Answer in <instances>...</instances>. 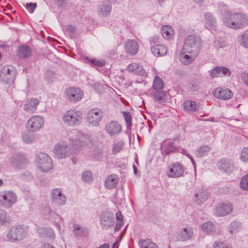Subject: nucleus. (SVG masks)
Here are the masks:
<instances>
[{"instance_id": "1", "label": "nucleus", "mask_w": 248, "mask_h": 248, "mask_svg": "<svg viewBox=\"0 0 248 248\" xmlns=\"http://www.w3.org/2000/svg\"><path fill=\"white\" fill-rule=\"evenodd\" d=\"M225 26L233 29H240L248 24V17L242 14H232L226 12L223 17Z\"/></svg>"}, {"instance_id": "2", "label": "nucleus", "mask_w": 248, "mask_h": 248, "mask_svg": "<svg viewBox=\"0 0 248 248\" xmlns=\"http://www.w3.org/2000/svg\"><path fill=\"white\" fill-rule=\"evenodd\" d=\"M201 38L195 35H190L185 39L183 47L184 53H193L198 54L201 46Z\"/></svg>"}, {"instance_id": "3", "label": "nucleus", "mask_w": 248, "mask_h": 248, "mask_svg": "<svg viewBox=\"0 0 248 248\" xmlns=\"http://www.w3.org/2000/svg\"><path fill=\"white\" fill-rule=\"evenodd\" d=\"M69 136V141L73 150H77L84 146L89 141V137L87 135L75 130L71 131Z\"/></svg>"}, {"instance_id": "4", "label": "nucleus", "mask_w": 248, "mask_h": 248, "mask_svg": "<svg viewBox=\"0 0 248 248\" xmlns=\"http://www.w3.org/2000/svg\"><path fill=\"white\" fill-rule=\"evenodd\" d=\"M62 120L68 126L79 125L82 120V113L78 110H68L63 115Z\"/></svg>"}, {"instance_id": "5", "label": "nucleus", "mask_w": 248, "mask_h": 248, "mask_svg": "<svg viewBox=\"0 0 248 248\" xmlns=\"http://www.w3.org/2000/svg\"><path fill=\"white\" fill-rule=\"evenodd\" d=\"M44 124V118L40 115L31 116L26 124V128L29 132H35L39 131Z\"/></svg>"}, {"instance_id": "6", "label": "nucleus", "mask_w": 248, "mask_h": 248, "mask_svg": "<svg viewBox=\"0 0 248 248\" xmlns=\"http://www.w3.org/2000/svg\"><path fill=\"white\" fill-rule=\"evenodd\" d=\"M16 77V69L13 66L5 65L0 73V80L7 84H12Z\"/></svg>"}, {"instance_id": "7", "label": "nucleus", "mask_w": 248, "mask_h": 248, "mask_svg": "<svg viewBox=\"0 0 248 248\" xmlns=\"http://www.w3.org/2000/svg\"><path fill=\"white\" fill-rule=\"evenodd\" d=\"M103 111L99 108H94L88 112L87 121L93 126H97L102 119Z\"/></svg>"}, {"instance_id": "8", "label": "nucleus", "mask_w": 248, "mask_h": 248, "mask_svg": "<svg viewBox=\"0 0 248 248\" xmlns=\"http://www.w3.org/2000/svg\"><path fill=\"white\" fill-rule=\"evenodd\" d=\"M26 232L24 229L21 226L14 225L12 226L7 234V238L11 241L21 240L25 236Z\"/></svg>"}, {"instance_id": "9", "label": "nucleus", "mask_w": 248, "mask_h": 248, "mask_svg": "<svg viewBox=\"0 0 248 248\" xmlns=\"http://www.w3.org/2000/svg\"><path fill=\"white\" fill-rule=\"evenodd\" d=\"M185 172L184 166L179 162L171 163L168 167L167 176L170 178H177L183 176Z\"/></svg>"}, {"instance_id": "10", "label": "nucleus", "mask_w": 248, "mask_h": 248, "mask_svg": "<svg viewBox=\"0 0 248 248\" xmlns=\"http://www.w3.org/2000/svg\"><path fill=\"white\" fill-rule=\"evenodd\" d=\"M16 201V194L10 191H5L0 195V205L5 208L11 207Z\"/></svg>"}, {"instance_id": "11", "label": "nucleus", "mask_w": 248, "mask_h": 248, "mask_svg": "<svg viewBox=\"0 0 248 248\" xmlns=\"http://www.w3.org/2000/svg\"><path fill=\"white\" fill-rule=\"evenodd\" d=\"M9 159L11 166L16 169H23L28 162L27 158L21 154H15Z\"/></svg>"}, {"instance_id": "12", "label": "nucleus", "mask_w": 248, "mask_h": 248, "mask_svg": "<svg viewBox=\"0 0 248 248\" xmlns=\"http://www.w3.org/2000/svg\"><path fill=\"white\" fill-rule=\"evenodd\" d=\"M74 152L64 143L57 144L54 149V153L59 158H65Z\"/></svg>"}, {"instance_id": "13", "label": "nucleus", "mask_w": 248, "mask_h": 248, "mask_svg": "<svg viewBox=\"0 0 248 248\" xmlns=\"http://www.w3.org/2000/svg\"><path fill=\"white\" fill-rule=\"evenodd\" d=\"M38 167L43 171H48L52 168V161L51 158L45 154H41L37 160Z\"/></svg>"}, {"instance_id": "14", "label": "nucleus", "mask_w": 248, "mask_h": 248, "mask_svg": "<svg viewBox=\"0 0 248 248\" xmlns=\"http://www.w3.org/2000/svg\"><path fill=\"white\" fill-rule=\"evenodd\" d=\"M174 140L173 139H166L161 143L160 149L163 155H167L170 153L176 152L177 147L174 145Z\"/></svg>"}, {"instance_id": "15", "label": "nucleus", "mask_w": 248, "mask_h": 248, "mask_svg": "<svg viewBox=\"0 0 248 248\" xmlns=\"http://www.w3.org/2000/svg\"><path fill=\"white\" fill-rule=\"evenodd\" d=\"M233 210V205L229 202H222L215 208V214L218 217H224L230 214Z\"/></svg>"}, {"instance_id": "16", "label": "nucleus", "mask_w": 248, "mask_h": 248, "mask_svg": "<svg viewBox=\"0 0 248 248\" xmlns=\"http://www.w3.org/2000/svg\"><path fill=\"white\" fill-rule=\"evenodd\" d=\"M100 225L102 229L107 230L114 224L113 214L109 212L102 213L100 217Z\"/></svg>"}, {"instance_id": "17", "label": "nucleus", "mask_w": 248, "mask_h": 248, "mask_svg": "<svg viewBox=\"0 0 248 248\" xmlns=\"http://www.w3.org/2000/svg\"><path fill=\"white\" fill-rule=\"evenodd\" d=\"M66 97L71 101L76 102L80 100L83 96V93L79 89L69 88L65 91Z\"/></svg>"}, {"instance_id": "18", "label": "nucleus", "mask_w": 248, "mask_h": 248, "mask_svg": "<svg viewBox=\"0 0 248 248\" xmlns=\"http://www.w3.org/2000/svg\"><path fill=\"white\" fill-rule=\"evenodd\" d=\"M51 197L52 202L58 205H63L66 202V196L58 188L54 189L52 191Z\"/></svg>"}, {"instance_id": "19", "label": "nucleus", "mask_w": 248, "mask_h": 248, "mask_svg": "<svg viewBox=\"0 0 248 248\" xmlns=\"http://www.w3.org/2000/svg\"><path fill=\"white\" fill-rule=\"evenodd\" d=\"M219 169L226 173H231L233 171L234 166L231 159L227 158L221 159L217 163Z\"/></svg>"}, {"instance_id": "20", "label": "nucleus", "mask_w": 248, "mask_h": 248, "mask_svg": "<svg viewBox=\"0 0 248 248\" xmlns=\"http://www.w3.org/2000/svg\"><path fill=\"white\" fill-rule=\"evenodd\" d=\"M32 54L31 49L27 45H20L16 50V56L20 59H29L31 56Z\"/></svg>"}, {"instance_id": "21", "label": "nucleus", "mask_w": 248, "mask_h": 248, "mask_svg": "<svg viewBox=\"0 0 248 248\" xmlns=\"http://www.w3.org/2000/svg\"><path fill=\"white\" fill-rule=\"evenodd\" d=\"M214 96L220 99H230L233 96L232 92L228 89H223L221 87L217 88L214 92Z\"/></svg>"}, {"instance_id": "22", "label": "nucleus", "mask_w": 248, "mask_h": 248, "mask_svg": "<svg viewBox=\"0 0 248 248\" xmlns=\"http://www.w3.org/2000/svg\"><path fill=\"white\" fill-rule=\"evenodd\" d=\"M124 47L127 54L134 55L139 50V45L135 40H128L124 43Z\"/></svg>"}, {"instance_id": "23", "label": "nucleus", "mask_w": 248, "mask_h": 248, "mask_svg": "<svg viewBox=\"0 0 248 248\" xmlns=\"http://www.w3.org/2000/svg\"><path fill=\"white\" fill-rule=\"evenodd\" d=\"M105 129L110 136H113L121 132L122 126L117 122L112 121L106 124Z\"/></svg>"}, {"instance_id": "24", "label": "nucleus", "mask_w": 248, "mask_h": 248, "mask_svg": "<svg viewBox=\"0 0 248 248\" xmlns=\"http://www.w3.org/2000/svg\"><path fill=\"white\" fill-rule=\"evenodd\" d=\"M111 11V5L108 1H105L98 6L97 12L98 15L102 17L109 16Z\"/></svg>"}, {"instance_id": "25", "label": "nucleus", "mask_w": 248, "mask_h": 248, "mask_svg": "<svg viewBox=\"0 0 248 248\" xmlns=\"http://www.w3.org/2000/svg\"><path fill=\"white\" fill-rule=\"evenodd\" d=\"M39 103V100L37 98L28 100L24 105V110L28 112L33 113L36 111Z\"/></svg>"}, {"instance_id": "26", "label": "nucleus", "mask_w": 248, "mask_h": 248, "mask_svg": "<svg viewBox=\"0 0 248 248\" xmlns=\"http://www.w3.org/2000/svg\"><path fill=\"white\" fill-rule=\"evenodd\" d=\"M127 70L128 71L137 75L142 76H147V73L143 67L136 63H132L129 64L127 66Z\"/></svg>"}, {"instance_id": "27", "label": "nucleus", "mask_w": 248, "mask_h": 248, "mask_svg": "<svg viewBox=\"0 0 248 248\" xmlns=\"http://www.w3.org/2000/svg\"><path fill=\"white\" fill-rule=\"evenodd\" d=\"M231 74L230 70L225 67H217L212 70L210 75L212 78L221 77L222 76H229Z\"/></svg>"}, {"instance_id": "28", "label": "nucleus", "mask_w": 248, "mask_h": 248, "mask_svg": "<svg viewBox=\"0 0 248 248\" xmlns=\"http://www.w3.org/2000/svg\"><path fill=\"white\" fill-rule=\"evenodd\" d=\"M205 27L211 31H215L217 28V22L215 18L210 13H206L204 15Z\"/></svg>"}, {"instance_id": "29", "label": "nucleus", "mask_w": 248, "mask_h": 248, "mask_svg": "<svg viewBox=\"0 0 248 248\" xmlns=\"http://www.w3.org/2000/svg\"><path fill=\"white\" fill-rule=\"evenodd\" d=\"M193 235V231L190 228H184L178 233L177 239L181 241H186L190 239Z\"/></svg>"}, {"instance_id": "30", "label": "nucleus", "mask_w": 248, "mask_h": 248, "mask_svg": "<svg viewBox=\"0 0 248 248\" xmlns=\"http://www.w3.org/2000/svg\"><path fill=\"white\" fill-rule=\"evenodd\" d=\"M197 54L193 53H184L182 49L180 56V60L182 63L188 64L194 61Z\"/></svg>"}, {"instance_id": "31", "label": "nucleus", "mask_w": 248, "mask_h": 248, "mask_svg": "<svg viewBox=\"0 0 248 248\" xmlns=\"http://www.w3.org/2000/svg\"><path fill=\"white\" fill-rule=\"evenodd\" d=\"M152 53L156 57L164 56L167 52L166 46L162 45H154L151 48Z\"/></svg>"}, {"instance_id": "32", "label": "nucleus", "mask_w": 248, "mask_h": 248, "mask_svg": "<svg viewBox=\"0 0 248 248\" xmlns=\"http://www.w3.org/2000/svg\"><path fill=\"white\" fill-rule=\"evenodd\" d=\"M208 197V194L205 190H200L195 194L194 202L196 204H202L206 201Z\"/></svg>"}, {"instance_id": "33", "label": "nucleus", "mask_w": 248, "mask_h": 248, "mask_svg": "<svg viewBox=\"0 0 248 248\" xmlns=\"http://www.w3.org/2000/svg\"><path fill=\"white\" fill-rule=\"evenodd\" d=\"M199 108V106L194 101L187 100L184 103V109L188 113H193L198 111Z\"/></svg>"}, {"instance_id": "34", "label": "nucleus", "mask_w": 248, "mask_h": 248, "mask_svg": "<svg viewBox=\"0 0 248 248\" xmlns=\"http://www.w3.org/2000/svg\"><path fill=\"white\" fill-rule=\"evenodd\" d=\"M153 97L155 102L158 104L164 103L167 99V95L165 92L159 90L155 92Z\"/></svg>"}, {"instance_id": "35", "label": "nucleus", "mask_w": 248, "mask_h": 248, "mask_svg": "<svg viewBox=\"0 0 248 248\" xmlns=\"http://www.w3.org/2000/svg\"><path fill=\"white\" fill-rule=\"evenodd\" d=\"M74 234L77 237H86L88 234V230L78 224H75L73 230Z\"/></svg>"}, {"instance_id": "36", "label": "nucleus", "mask_w": 248, "mask_h": 248, "mask_svg": "<svg viewBox=\"0 0 248 248\" xmlns=\"http://www.w3.org/2000/svg\"><path fill=\"white\" fill-rule=\"evenodd\" d=\"M119 181L118 177L115 174H112L108 176L105 182V186L108 189H112L115 188Z\"/></svg>"}, {"instance_id": "37", "label": "nucleus", "mask_w": 248, "mask_h": 248, "mask_svg": "<svg viewBox=\"0 0 248 248\" xmlns=\"http://www.w3.org/2000/svg\"><path fill=\"white\" fill-rule=\"evenodd\" d=\"M211 150V147L207 145H202L198 147L195 152L197 157H202L208 154Z\"/></svg>"}, {"instance_id": "38", "label": "nucleus", "mask_w": 248, "mask_h": 248, "mask_svg": "<svg viewBox=\"0 0 248 248\" xmlns=\"http://www.w3.org/2000/svg\"><path fill=\"white\" fill-rule=\"evenodd\" d=\"M161 32L164 38L170 40L173 37L174 31L170 26L166 25L162 27Z\"/></svg>"}, {"instance_id": "39", "label": "nucleus", "mask_w": 248, "mask_h": 248, "mask_svg": "<svg viewBox=\"0 0 248 248\" xmlns=\"http://www.w3.org/2000/svg\"><path fill=\"white\" fill-rule=\"evenodd\" d=\"M202 229L204 232L209 234H213L215 232L213 223L210 221L203 223L202 225Z\"/></svg>"}, {"instance_id": "40", "label": "nucleus", "mask_w": 248, "mask_h": 248, "mask_svg": "<svg viewBox=\"0 0 248 248\" xmlns=\"http://www.w3.org/2000/svg\"><path fill=\"white\" fill-rule=\"evenodd\" d=\"M140 246L141 248H158L155 243L148 239L140 241Z\"/></svg>"}, {"instance_id": "41", "label": "nucleus", "mask_w": 248, "mask_h": 248, "mask_svg": "<svg viewBox=\"0 0 248 248\" xmlns=\"http://www.w3.org/2000/svg\"><path fill=\"white\" fill-rule=\"evenodd\" d=\"M164 84L162 79L158 76H155L153 88L154 90L159 91L163 88Z\"/></svg>"}, {"instance_id": "42", "label": "nucleus", "mask_w": 248, "mask_h": 248, "mask_svg": "<svg viewBox=\"0 0 248 248\" xmlns=\"http://www.w3.org/2000/svg\"><path fill=\"white\" fill-rule=\"evenodd\" d=\"M11 219L7 213L3 212L0 213V225H8L10 223Z\"/></svg>"}, {"instance_id": "43", "label": "nucleus", "mask_w": 248, "mask_h": 248, "mask_svg": "<svg viewBox=\"0 0 248 248\" xmlns=\"http://www.w3.org/2000/svg\"><path fill=\"white\" fill-rule=\"evenodd\" d=\"M124 144V142L122 141L115 142L112 145V153L113 155H116L120 152L123 148Z\"/></svg>"}, {"instance_id": "44", "label": "nucleus", "mask_w": 248, "mask_h": 248, "mask_svg": "<svg viewBox=\"0 0 248 248\" xmlns=\"http://www.w3.org/2000/svg\"><path fill=\"white\" fill-rule=\"evenodd\" d=\"M86 59L90 63L99 67H102L105 64V62L104 61H100L96 59H91L89 57H86Z\"/></svg>"}, {"instance_id": "45", "label": "nucleus", "mask_w": 248, "mask_h": 248, "mask_svg": "<svg viewBox=\"0 0 248 248\" xmlns=\"http://www.w3.org/2000/svg\"><path fill=\"white\" fill-rule=\"evenodd\" d=\"M240 187L244 190H248V174L244 176L240 183Z\"/></svg>"}, {"instance_id": "46", "label": "nucleus", "mask_w": 248, "mask_h": 248, "mask_svg": "<svg viewBox=\"0 0 248 248\" xmlns=\"http://www.w3.org/2000/svg\"><path fill=\"white\" fill-rule=\"evenodd\" d=\"M123 114V117L126 123V126L128 128L131 127L132 124V118L130 113L128 112H122Z\"/></svg>"}, {"instance_id": "47", "label": "nucleus", "mask_w": 248, "mask_h": 248, "mask_svg": "<svg viewBox=\"0 0 248 248\" xmlns=\"http://www.w3.org/2000/svg\"><path fill=\"white\" fill-rule=\"evenodd\" d=\"M23 140L26 143H30L35 140V138L33 135L29 134H24L23 135Z\"/></svg>"}, {"instance_id": "48", "label": "nucleus", "mask_w": 248, "mask_h": 248, "mask_svg": "<svg viewBox=\"0 0 248 248\" xmlns=\"http://www.w3.org/2000/svg\"><path fill=\"white\" fill-rule=\"evenodd\" d=\"M82 179L86 182L91 181L92 180V175L91 172L89 171L84 172L82 175Z\"/></svg>"}, {"instance_id": "49", "label": "nucleus", "mask_w": 248, "mask_h": 248, "mask_svg": "<svg viewBox=\"0 0 248 248\" xmlns=\"http://www.w3.org/2000/svg\"><path fill=\"white\" fill-rule=\"evenodd\" d=\"M242 228L241 223L236 221L232 222L230 224V228L234 231H238Z\"/></svg>"}, {"instance_id": "50", "label": "nucleus", "mask_w": 248, "mask_h": 248, "mask_svg": "<svg viewBox=\"0 0 248 248\" xmlns=\"http://www.w3.org/2000/svg\"><path fill=\"white\" fill-rule=\"evenodd\" d=\"M241 159L244 162H248V147L243 149L241 152Z\"/></svg>"}, {"instance_id": "51", "label": "nucleus", "mask_w": 248, "mask_h": 248, "mask_svg": "<svg viewBox=\"0 0 248 248\" xmlns=\"http://www.w3.org/2000/svg\"><path fill=\"white\" fill-rule=\"evenodd\" d=\"M241 45L246 47L248 48V34H244L241 39Z\"/></svg>"}, {"instance_id": "52", "label": "nucleus", "mask_w": 248, "mask_h": 248, "mask_svg": "<svg viewBox=\"0 0 248 248\" xmlns=\"http://www.w3.org/2000/svg\"><path fill=\"white\" fill-rule=\"evenodd\" d=\"M36 6L37 4L36 3L30 2L26 4V8L29 12L32 13L34 11Z\"/></svg>"}, {"instance_id": "53", "label": "nucleus", "mask_w": 248, "mask_h": 248, "mask_svg": "<svg viewBox=\"0 0 248 248\" xmlns=\"http://www.w3.org/2000/svg\"><path fill=\"white\" fill-rule=\"evenodd\" d=\"M214 248H232L231 246H228L222 242H216L214 245Z\"/></svg>"}, {"instance_id": "54", "label": "nucleus", "mask_w": 248, "mask_h": 248, "mask_svg": "<svg viewBox=\"0 0 248 248\" xmlns=\"http://www.w3.org/2000/svg\"><path fill=\"white\" fill-rule=\"evenodd\" d=\"M214 46L217 48H222L225 46V44L223 41L216 40L214 42Z\"/></svg>"}, {"instance_id": "55", "label": "nucleus", "mask_w": 248, "mask_h": 248, "mask_svg": "<svg viewBox=\"0 0 248 248\" xmlns=\"http://www.w3.org/2000/svg\"><path fill=\"white\" fill-rule=\"evenodd\" d=\"M94 89L99 93H101L104 91L103 86L99 83H95L93 85Z\"/></svg>"}, {"instance_id": "56", "label": "nucleus", "mask_w": 248, "mask_h": 248, "mask_svg": "<svg viewBox=\"0 0 248 248\" xmlns=\"http://www.w3.org/2000/svg\"><path fill=\"white\" fill-rule=\"evenodd\" d=\"M242 79L245 84H248V74L243 73L242 75Z\"/></svg>"}, {"instance_id": "57", "label": "nucleus", "mask_w": 248, "mask_h": 248, "mask_svg": "<svg viewBox=\"0 0 248 248\" xmlns=\"http://www.w3.org/2000/svg\"><path fill=\"white\" fill-rule=\"evenodd\" d=\"M66 30L72 33H75L76 31V28L72 25L68 26L66 28Z\"/></svg>"}, {"instance_id": "58", "label": "nucleus", "mask_w": 248, "mask_h": 248, "mask_svg": "<svg viewBox=\"0 0 248 248\" xmlns=\"http://www.w3.org/2000/svg\"><path fill=\"white\" fill-rule=\"evenodd\" d=\"M159 37L157 35H154L150 38V43L151 44H155L157 43L159 40Z\"/></svg>"}, {"instance_id": "59", "label": "nucleus", "mask_w": 248, "mask_h": 248, "mask_svg": "<svg viewBox=\"0 0 248 248\" xmlns=\"http://www.w3.org/2000/svg\"><path fill=\"white\" fill-rule=\"evenodd\" d=\"M123 225V222L122 221H118L117 223L115 225V227L114 228V231L115 232H117L119 231L120 229L121 226Z\"/></svg>"}, {"instance_id": "60", "label": "nucleus", "mask_w": 248, "mask_h": 248, "mask_svg": "<svg viewBox=\"0 0 248 248\" xmlns=\"http://www.w3.org/2000/svg\"><path fill=\"white\" fill-rule=\"evenodd\" d=\"M116 219L118 221H122L123 222V216L122 215V213L121 211L118 212L116 214Z\"/></svg>"}, {"instance_id": "61", "label": "nucleus", "mask_w": 248, "mask_h": 248, "mask_svg": "<svg viewBox=\"0 0 248 248\" xmlns=\"http://www.w3.org/2000/svg\"><path fill=\"white\" fill-rule=\"evenodd\" d=\"M189 88L190 91H194L197 89V85L194 83H191L189 85Z\"/></svg>"}, {"instance_id": "62", "label": "nucleus", "mask_w": 248, "mask_h": 248, "mask_svg": "<svg viewBox=\"0 0 248 248\" xmlns=\"http://www.w3.org/2000/svg\"><path fill=\"white\" fill-rule=\"evenodd\" d=\"M56 3L59 6H62L65 3V0H56Z\"/></svg>"}, {"instance_id": "63", "label": "nucleus", "mask_w": 248, "mask_h": 248, "mask_svg": "<svg viewBox=\"0 0 248 248\" xmlns=\"http://www.w3.org/2000/svg\"><path fill=\"white\" fill-rule=\"evenodd\" d=\"M42 248H55L53 245L49 243H46L44 244Z\"/></svg>"}, {"instance_id": "64", "label": "nucleus", "mask_w": 248, "mask_h": 248, "mask_svg": "<svg viewBox=\"0 0 248 248\" xmlns=\"http://www.w3.org/2000/svg\"><path fill=\"white\" fill-rule=\"evenodd\" d=\"M110 248L109 245L108 243H105L102 245H101L98 248Z\"/></svg>"}]
</instances>
